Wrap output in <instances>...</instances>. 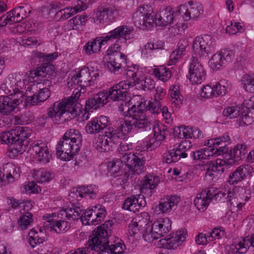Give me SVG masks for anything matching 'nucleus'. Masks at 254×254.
Instances as JSON below:
<instances>
[{
	"mask_svg": "<svg viewBox=\"0 0 254 254\" xmlns=\"http://www.w3.org/2000/svg\"><path fill=\"white\" fill-rule=\"evenodd\" d=\"M54 177L53 173L45 170H39L34 172L33 177L38 183H44L51 181Z\"/></svg>",
	"mask_w": 254,
	"mask_h": 254,
	"instance_id": "43",
	"label": "nucleus"
},
{
	"mask_svg": "<svg viewBox=\"0 0 254 254\" xmlns=\"http://www.w3.org/2000/svg\"><path fill=\"white\" fill-rule=\"evenodd\" d=\"M159 183L158 177L147 175L142 179L140 189L142 193L151 196L153 193V190L156 188Z\"/></svg>",
	"mask_w": 254,
	"mask_h": 254,
	"instance_id": "27",
	"label": "nucleus"
},
{
	"mask_svg": "<svg viewBox=\"0 0 254 254\" xmlns=\"http://www.w3.org/2000/svg\"><path fill=\"white\" fill-rule=\"evenodd\" d=\"M215 41L209 35L195 38L193 42L192 51L195 57H206L214 49Z\"/></svg>",
	"mask_w": 254,
	"mask_h": 254,
	"instance_id": "8",
	"label": "nucleus"
},
{
	"mask_svg": "<svg viewBox=\"0 0 254 254\" xmlns=\"http://www.w3.org/2000/svg\"><path fill=\"white\" fill-rule=\"evenodd\" d=\"M211 190H202L196 195L194 199V204L196 208L200 211L203 212L208 207L211 201Z\"/></svg>",
	"mask_w": 254,
	"mask_h": 254,
	"instance_id": "30",
	"label": "nucleus"
},
{
	"mask_svg": "<svg viewBox=\"0 0 254 254\" xmlns=\"http://www.w3.org/2000/svg\"><path fill=\"white\" fill-rule=\"evenodd\" d=\"M140 75L136 65L132 69L129 68L127 69L126 78L131 84V87L138 85V87L144 91H151L155 88V83L153 79L150 77L141 79Z\"/></svg>",
	"mask_w": 254,
	"mask_h": 254,
	"instance_id": "7",
	"label": "nucleus"
},
{
	"mask_svg": "<svg viewBox=\"0 0 254 254\" xmlns=\"http://www.w3.org/2000/svg\"><path fill=\"white\" fill-rule=\"evenodd\" d=\"M122 160L132 173L139 174L144 169V162L135 154L129 152L128 154L122 156Z\"/></svg>",
	"mask_w": 254,
	"mask_h": 254,
	"instance_id": "19",
	"label": "nucleus"
},
{
	"mask_svg": "<svg viewBox=\"0 0 254 254\" xmlns=\"http://www.w3.org/2000/svg\"><path fill=\"white\" fill-rule=\"evenodd\" d=\"M53 223H54L52 225L51 230L57 233H64L67 231L70 227V224L66 221L57 220Z\"/></svg>",
	"mask_w": 254,
	"mask_h": 254,
	"instance_id": "45",
	"label": "nucleus"
},
{
	"mask_svg": "<svg viewBox=\"0 0 254 254\" xmlns=\"http://www.w3.org/2000/svg\"><path fill=\"white\" fill-rule=\"evenodd\" d=\"M246 111H240L239 121L242 122L244 125H250L254 122V107L246 108Z\"/></svg>",
	"mask_w": 254,
	"mask_h": 254,
	"instance_id": "39",
	"label": "nucleus"
},
{
	"mask_svg": "<svg viewBox=\"0 0 254 254\" xmlns=\"http://www.w3.org/2000/svg\"><path fill=\"white\" fill-rule=\"evenodd\" d=\"M152 12V7L148 5L138 8L132 16L135 25L142 30L151 26L153 22Z\"/></svg>",
	"mask_w": 254,
	"mask_h": 254,
	"instance_id": "10",
	"label": "nucleus"
},
{
	"mask_svg": "<svg viewBox=\"0 0 254 254\" xmlns=\"http://www.w3.org/2000/svg\"><path fill=\"white\" fill-rule=\"evenodd\" d=\"M91 73L89 70L86 68H82L80 70L78 74L76 76H72L71 79L67 81V86L69 88H73L74 85L78 84L81 89H84L86 87L92 85L94 81L91 78Z\"/></svg>",
	"mask_w": 254,
	"mask_h": 254,
	"instance_id": "16",
	"label": "nucleus"
},
{
	"mask_svg": "<svg viewBox=\"0 0 254 254\" xmlns=\"http://www.w3.org/2000/svg\"><path fill=\"white\" fill-rule=\"evenodd\" d=\"M131 87L129 81H122L114 85L108 92V97L113 101L122 100L126 96L128 90Z\"/></svg>",
	"mask_w": 254,
	"mask_h": 254,
	"instance_id": "22",
	"label": "nucleus"
},
{
	"mask_svg": "<svg viewBox=\"0 0 254 254\" xmlns=\"http://www.w3.org/2000/svg\"><path fill=\"white\" fill-rule=\"evenodd\" d=\"M97 188L95 186H80L74 191L73 189V193H75L76 196L81 197H88L90 198H95L97 196Z\"/></svg>",
	"mask_w": 254,
	"mask_h": 254,
	"instance_id": "36",
	"label": "nucleus"
},
{
	"mask_svg": "<svg viewBox=\"0 0 254 254\" xmlns=\"http://www.w3.org/2000/svg\"><path fill=\"white\" fill-rule=\"evenodd\" d=\"M189 7L186 5H181L178 7L179 13H183L184 20L188 21L190 19H195L203 12L202 7L200 5L193 4L191 1L189 2Z\"/></svg>",
	"mask_w": 254,
	"mask_h": 254,
	"instance_id": "25",
	"label": "nucleus"
},
{
	"mask_svg": "<svg viewBox=\"0 0 254 254\" xmlns=\"http://www.w3.org/2000/svg\"><path fill=\"white\" fill-rule=\"evenodd\" d=\"M108 92L107 91H103L99 92L93 97L86 100L85 109L86 110L97 109L98 108L103 107L108 103Z\"/></svg>",
	"mask_w": 254,
	"mask_h": 254,
	"instance_id": "26",
	"label": "nucleus"
},
{
	"mask_svg": "<svg viewBox=\"0 0 254 254\" xmlns=\"http://www.w3.org/2000/svg\"><path fill=\"white\" fill-rule=\"evenodd\" d=\"M231 150L235 162L245 158L248 152L247 146L244 144H238Z\"/></svg>",
	"mask_w": 254,
	"mask_h": 254,
	"instance_id": "41",
	"label": "nucleus"
},
{
	"mask_svg": "<svg viewBox=\"0 0 254 254\" xmlns=\"http://www.w3.org/2000/svg\"><path fill=\"white\" fill-rule=\"evenodd\" d=\"M223 115L229 119L238 118L240 115V108L237 107H228L223 110Z\"/></svg>",
	"mask_w": 254,
	"mask_h": 254,
	"instance_id": "54",
	"label": "nucleus"
},
{
	"mask_svg": "<svg viewBox=\"0 0 254 254\" xmlns=\"http://www.w3.org/2000/svg\"><path fill=\"white\" fill-rule=\"evenodd\" d=\"M225 234V231L222 228H215L210 232L207 233L209 241H213L216 239H219Z\"/></svg>",
	"mask_w": 254,
	"mask_h": 254,
	"instance_id": "55",
	"label": "nucleus"
},
{
	"mask_svg": "<svg viewBox=\"0 0 254 254\" xmlns=\"http://www.w3.org/2000/svg\"><path fill=\"white\" fill-rule=\"evenodd\" d=\"M110 247L112 249L113 254H122L124 253L126 246L124 244L121 243V240L118 238H115L114 236H110Z\"/></svg>",
	"mask_w": 254,
	"mask_h": 254,
	"instance_id": "40",
	"label": "nucleus"
},
{
	"mask_svg": "<svg viewBox=\"0 0 254 254\" xmlns=\"http://www.w3.org/2000/svg\"><path fill=\"white\" fill-rule=\"evenodd\" d=\"M159 245L161 247L167 249H175L176 248V243L173 242L172 237L161 239L159 241Z\"/></svg>",
	"mask_w": 254,
	"mask_h": 254,
	"instance_id": "62",
	"label": "nucleus"
},
{
	"mask_svg": "<svg viewBox=\"0 0 254 254\" xmlns=\"http://www.w3.org/2000/svg\"><path fill=\"white\" fill-rule=\"evenodd\" d=\"M225 143L223 145H220L218 149H216L217 156L222 155L223 159L222 160L226 162V165H231L235 163L232 156V151L231 150H229Z\"/></svg>",
	"mask_w": 254,
	"mask_h": 254,
	"instance_id": "37",
	"label": "nucleus"
},
{
	"mask_svg": "<svg viewBox=\"0 0 254 254\" xmlns=\"http://www.w3.org/2000/svg\"><path fill=\"white\" fill-rule=\"evenodd\" d=\"M179 200L180 198L178 196L168 195L160 200L156 208H158L163 213H169L172 210L176 209Z\"/></svg>",
	"mask_w": 254,
	"mask_h": 254,
	"instance_id": "29",
	"label": "nucleus"
},
{
	"mask_svg": "<svg viewBox=\"0 0 254 254\" xmlns=\"http://www.w3.org/2000/svg\"><path fill=\"white\" fill-rule=\"evenodd\" d=\"M111 50H108L107 53L108 55H110L109 61L105 62L104 64L105 66L107 67L110 71L115 74H119L122 70V69L126 71L124 74L126 75L127 69L129 68L132 69L134 67H128L125 69L127 64V58L126 56L118 51H115L110 53Z\"/></svg>",
	"mask_w": 254,
	"mask_h": 254,
	"instance_id": "9",
	"label": "nucleus"
},
{
	"mask_svg": "<svg viewBox=\"0 0 254 254\" xmlns=\"http://www.w3.org/2000/svg\"><path fill=\"white\" fill-rule=\"evenodd\" d=\"M55 67L53 65H47L38 67L36 70H31L30 72V77L34 79L37 77V79L44 81L45 83H48V86L51 84V79L52 77L56 76Z\"/></svg>",
	"mask_w": 254,
	"mask_h": 254,
	"instance_id": "15",
	"label": "nucleus"
},
{
	"mask_svg": "<svg viewBox=\"0 0 254 254\" xmlns=\"http://www.w3.org/2000/svg\"><path fill=\"white\" fill-rule=\"evenodd\" d=\"M38 160L44 163H48L51 158V155L49 154V150L47 147H45L37 156Z\"/></svg>",
	"mask_w": 254,
	"mask_h": 254,
	"instance_id": "63",
	"label": "nucleus"
},
{
	"mask_svg": "<svg viewBox=\"0 0 254 254\" xmlns=\"http://www.w3.org/2000/svg\"><path fill=\"white\" fill-rule=\"evenodd\" d=\"M31 132L29 127L19 126L8 131L1 133V141L10 145L8 155L10 157H17L25 151L29 143L28 138Z\"/></svg>",
	"mask_w": 254,
	"mask_h": 254,
	"instance_id": "2",
	"label": "nucleus"
},
{
	"mask_svg": "<svg viewBox=\"0 0 254 254\" xmlns=\"http://www.w3.org/2000/svg\"><path fill=\"white\" fill-rule=\"evenodd\" d=\"M61 215L62 218L65 217L67 219L73 220H77L80 218L83 220V217L90 218L91 216H96V219L99 220H103L106 215V211L104 207L101 205L98 204L92 206L91 208L86 211L80 208L79 204H71V207H67L63 209L58 214Z\"/></svg>",
	"mask_w": 254,
	"mask_h": 254,
	"instance_id": "4",
	"label": "nucleus"
},
{
	"mask_svg": "<svg viewBox=\"0 0 254 254\" xmlns=\"http://www.w3.org/2000/svg\"><path fill=\"white\" fill-rule=\"evenodd\" d=\"M106 43L104 41L103 36L98 37L91 42H88L83 47V48L88 55H91L100 51L102 45Z\"/></svg>",
	"mask_w": 254,
	"mask_h": 254,
	"instance_id": "34",
	"label": "nucleus"
},
{
	"mask_svg": "<svg viewBox=\"0 0 254 254\" xmlns=\"http://www.w3.org/2000/svg\"><path fill=\"white\" fill-rule=\"evenodd\" d=\"M164 47V43L162 41H157L156 42L148 43L145 45L142 49V55H146L147 50L162 49Z\"/></svg>",
	"mask_w": 254,
	"mask_h": 254,
	"instance_id": "51",
	"label": "nucleus"
},
{
	"mask_svg": "<svg viewBox=\"0 0 254 254\" xmlns=\"http://www.w3.org/2000/svg\"><path fill=\"white\" fill-rule=\"evenodd\" d=\"M189 80L193 84H200L206 77V71L197 58L193 56L190 63L189 70Z\"/></svg>",
	"mask_w": 254,
	"mask_h": 254,
	"instance_id": "13",
	"label": "nucleus"
},
{
	"mask_svg": "<svg viewBox=\"0 0 254 254\" xmlns=\"http://www.w3.org/2000/svg\"><path fill=\"white\" fill-rule=\"evenodd\" d=\"M125 138L118 127L116 129L109 127L105 131V135H99L95 138L94 146L100 152L109 151L111 145L110 143L117 144L121 139Z\"/></svg>",
	"mask_w": 254,
	"mask_h": 254,
	"instance_id": "6",
	"label": "nucleus"
},
{
	"mask_svg": "<svg viewBox=\"0 0 254 254\" xmlns=\"http://www.w3.org/2000/svg\"><path fill=\"white\" fill-rule=\"evenodd\" d=\"M229 140V136L228 134H224L222 136L207 140V143H205V145H208V147L201 149L202 153L204 154V159H206L210 156L217 155L216 149H218L220 145H223Z\"/></svg>",
	"mask_w": 254,
	"mask_h": 254,
	"instance_id": "20",
	"label": "nucleus"
},
{
	"mask_svg": "<svg viewBox=\"0 0 254 254\" xmlns=\"http://www.w3.org/2000/svg\"><path fill=\"white\" fill-rule=\"evenodd\" d=\"M251 246V240L248 237L243 239L242 241L239 242L235 247L236 253L245 254L247 252L248 248Z\"/></svg>",
	"mask_w": 254,
	"mask_h": 254,
	"instance_id": "52",
	"label": "nucleus"
},
{
	"mask_svg": "<svg viewBox=\"0 0 254 254\" xmlns=\"http://www.w3.org/2000/svg\"><path fill=\"white\" fill-rule=\"evenodd\" d=\"M131 147L132 145L130 143L124 141L120 143V146L118 147V150L120 154L123 156L129 154V152H128V151L132 148Z\"/></svg>",
	"mask_w": 254,
	"mask_h": 254,
	"instance_id": "64",
	"label": "nucleus"
},
{
	"mask_svg": "<svg viewBox=\"0 0 254 254\" xmlns=\"http://www.w3.org/2000/svg\"><path fill=\"white\" fill-rule=\"evenodd\" d=\"M19 177V169L11 163L5 164L2 169L0 170V181L4 185L13 183Z\"/></svg>",
	"mask_w": 254,
	"mask_h": 254,
	"instance_id": "17",
	"label": "nucleus"
},
{
	"mask_svg": "<svg viewBox=\"0 0 254 254\" xmlns=\"http://www.w3.org/2000/svg\"><path fill=\"white\" fill-rule=\"evenodd\" d=\"M139 196L135 195H131L130 197L127 198L123 204V208L134 212L138 211L143 205L142 202H145L144 200H141L139 201Z\"/></svg>",
	"mask_w": 254,
	"mask_h": 254,
	"instance_id": "35",
	"label": "nucleus"
},
{
	"mask_svg": "<svg viewBox=\"0 0 254 254\" xmlns=\"http://www.w3.org/2000/svg\"><path fill=\"white\" fill-rule=\"evenodd\" d=\"M82 136L78 130L70 129L66 131L60 139L56 148V154L64 161H69L79 151Z\"/></svg>",
	"mask_w": 254,
	"mask_h": 254,
	"instance_id": "3",
	"label": "nucleus"
},
{
	"mask_svg": "<svg viewBox=\"0 0 254 254\" xmlns=\"http://www.w3.org/2000/svg\"><path fill=\"white\" fill-rule=\"evenodd\" d=\"M227 167L226 165V162L222 161V159H217L214 161H209L208 162V167L206 169V175L209 176H212L214 174L211 172L217 173L218 174H221L224 173L225 168Z\"/></svg>",
	"mask_w": 254,
	"mask_h": 254,
	"instance_id": "33",
	"label": "nucleus"
},
{
	"mask_svg": "<svg viewBox=\"0 0 254 254\" xmlns=\"http://www.w3.org/2000/svg\"><path fill=\"white\" fill-rule=\"evenodd\" d=\"M162 237L159 221L151 223L147 228L146 232L143 233L144 240L148 242H151L154 240L158 239Z\"/></svg>",
	"mask_w": 254,
	"mask_h": 254,
	"instance_id": "31",
	"label": "nucleus"
},
{
	"mask_svg": "<svg viewBox=\"0 0 254 254\" xmlns=\"http://www.w3.org/2000/svg\"><path fill=\"white\" fill-rule=\"evenodd\" d=\"M178 11V8L174 10L171 6H168L161 9L156 15V24L161 26L171 24L176 16L180 14Z\"/></svg>",
	"mask_w": 254,
	"mask_h": 254,
	"instance_id": "18",
	"label": "nucleus"
},
{
	"mask_svg": "<svg viewBox=\"0 0 254 254\" xmlns=\"http://www.w3.org/2000/svg\"><path fill=\"white\" fill-rule=\"evenodd\" d=\"M147 108L145 99L140 95H135L128 102H125V104L123 103L120 109L123 112V115H130L146 111Z\"/></svg>",
	"mask_w": 254,
	"mask_h": 254,
	"instance_id": "12",
	"label": "nucleus"
},
{
	"mask_svg": "<svg viewBox=\"0 0 254 254\" xmlns=\"http://www.w3.org/2000/svg\"><path fill=\"white\" fill-rule=\"evenodd\" d=\"M77 96H70L56 101L52 107H50L47 115H42L37 120L39 126H44L48 117L51 118L58 124H63L69 121L79 114L80 107L77 104Z\"/></svg>",
	"mask_w": 254,
	"mask_h": 254,
	"instance_id": "1",
	"label": "nucleus"
},
{
	"mask_svg": "<svg viewBox=\"0 0 254 254\" xmlns=\"http://www.w3.org/2000/svg\"><path fill=\"white\" fill-rule=\"evenodd\" d=\"M189 46V41L186 39H181L178 43L177 48L171 55V57L176 60L184 54L186 49Z\"/></svg>",
	"mask_w": 254,
	"mask_h": 254,
	"instance_id": "42",
	"label": "nucleus"
},
{
	"mask_svg": "<svg viewBox=\"0 0 254 254\" xmlns=\"http://www.w3.org/2000/svg\"><path fill=\"white\" fill-rule=\"evenodd\" d=\"M131 31L130 28L127 27V26H120L110 31L105 36H103L104 39L107 43L108 41H113L115 39L120 38H123L126 39H128L129 38V35Z\"/></svg>",
	"mask_w": 254,
	"mask_h": 254,
	"instance_id": "28",
	"label": "nucleus"
},
{
	"mask_svg": "<svg viewBox=\"0 0 254 254\" xmlns=\"http://www.w3.org/2000/svg\"><path fill=\"white\" fill-rule=\"evenodd\" d=\"M159 221L161 236H163L171 229V222L168 218H163Z\"/></svg>",
	"mask_w": 254,
	"mask_h": 254,
	"instance_id": "57",
	"label": "nucleus"
},
{
	"mask_svg": "<svg viewBox=\"0 0 254 254\" xmlns=\"http://www.w3.org/2000/svg\"><path fill=\"white\" fill-rule=\"evenodd\" d=\"M213 191H214L213 190ZM211 195L210 196L211 201L214 199L217 202H225L226 199L229 200L230 196L221 191H219L216 193H214L213 191H211Z\"/></svg>",
	"mask_w": 254,
	"mask_h": 254,
	"instance_id": "58",
	"label": "nucleus"
},
{
	"mask_svg": "<svg viewBox=\"0 0 254 254\" xmlns=\"http://www.w3.org/2000/svg\"><path fill=\"white\" fill-rule=\"evenodd\" d=\"M153 73L156 77L163 81L169 80L171 76L170 70L164 65L154 68Z\"/></svg>",
	"mask_w": 254,
	"mask_h": 254,
	"instance_id": "44",
	"label": "nucleus"
},
{
	"mask_svg": "<svg viewBox=\"0 0 254 254\" xmlns=\"http://www.w3.org/2000/svg\"><path fill=\"white\" fill-rule=\"evenodd\" d=\"M109 123V118L106 116L94 118L87 123L85 131L90 134L98 133L108 126Z\"/></svg>",
	"mask_w": 254,
	"mask_h": 254,
	"instance_id": "24",
	"label": "nucleus"
},
{
	"mask_svg": "<svg viewBox=\"0 0 254 254\" xmlns=\"http://www.w3.org/2000/svg\"><path fill=\"white\" fill-rule=\"evenodd\" d=\"M32 214L28 212L25 213L21 216L18 222L19 228L22 230L27 229L28 226L32 222Z\"/></svg>",
	"mask_w": 254,
	"mask_h": 254,
	"instance_id": "49",
	"label": "nucleus"
},
{
	"mask_svg": "<svg viewBox=\"0 0 254 254\" xmlns=\"http://www.w3.org/2000/svg\"><path fill=\"white\" fill-rule=\"evenodd\" d=\"M200 95L201 97L206 98L215 96L213 85L212 86L209 85L204 86L201 89Z\"/></svg>",
	"mask_w": 254,
	"mask_h": 254,
	"instance_id": "60",
	"label": "nucleus"
},
{
	"mask_svg": "<svg viewBox=\"0 0 254 254\" xmlns=\"http://www.w3.org/2000/svg\"><path fill=\"white\" fill-rule=\"evenodd\" d=\"M11 13V12L9 11L0 17V27H4L7 24L11 25L15 23L13 21V18Z\"/></svg>",
	"mask_w": 254,
	"mask_h": 254,
	"instance_id": "61",
	"label": "nucleus"
},
{
	"mask_svg": "<svg viewBox=\"0 0 254 254\" xmlns=\"http://www.w3.org/2000/svg\"><path fill=\"white\" fill-rule=\"evenodd\" d=\"M117 14V10L114 6L99 5L95 11L94 21L103 24L114 19Z\"/></svg>",
	"mask_w": 254,
	"mask_h": 254,
	"instance_id": "14",
	"label": "nucleus"
},
{
	"mask_svg": "<svg viewBox=\"0 0 254 254\" xmlns=\"http://www.w3.org/2000/svg\"><path fill=\"white\" fill-rule=\"evenodd\" d=\"M30 23L28 22L26 24H12L9 27L10 30L14 34L22 33L24 32L25 28L27 27L30 28L31 27L29 26Z\"/></svg>",
	"mask_w": 254,
	"mask_h": 254,
	"instance_id": "59",
	"label": "nucleus"
},
{
	"mask_svg": "<svg viewBox=\"0 0 254 254\" xmlns=\"http://www.w3.org/2000/svg\"><path fill=\"white\" fill-rule=\"evenodd\" d=\"M77 4L74 3V7L70 8V10L68 11L69 8L62 9L58 11L57 12L56 15L58 17H60L61 19L63 20L66 19L70 17L74 13H76L77 11H81V10H77L76 8V5Z\"/></svg>",
	"mask_w": 254,
	"mask_h": 254,
	"instance_id": "50",
	"label": "nucleus"
},
{
	"mask_svg": "<svg viewBox=\"0 0 254 254\" xmlns=\"http://www.w3.org/2000/svg\"><path fill=\"white\" fill-rule=\"evenodd\" d=\"M160 99L155 100L153 98V101L150 102L147 105V111H150L152 114H158L161 112Z\"/></svg>",
	"mask_w": 254,
	"mask_h": 254,
	"instance_id": "56",
	"label": "nucleus"
},
{
	"mask_svg": "<svg viewBox=\"0 0 254 254\" xmlns=\"http://www.w3.org/2000/svg\"><path fill=\"white\" fill-rule=\"evenodd\" d=\"M226 85H227V83L225 80H221L213 84L215 97L225 95L227 91V87Z\"/></svg>",
	"mask_w": 254,
	"mask_h": 254,
	"instance_id": "53",
	"label": "nucleus"
},
{
	"mask_svg": "<svg viewBox=\"0 0 254 254\" xmlns=\"http://www.w3.org/2000/svg\"><path fill=\"white\" fill-rule=\"evenodd\" d=\"M253 172V168L249 164L241 165L235 171L230 174L227 182L235 185L241 182Z\"/></svg>",
	"mask_w": 254,
	"mask_h": 254,
	"instance_id": "23",
	"label": "nucleus"
},
{
	"mask_svg": "<svg viewBox=\"0 0 254 254\" xmlns=\"http://www.w3.org/2000/svg\"><path fill=\"white\" fill-rule=\"evenodd\" d=\"M28 5L25 4L24 6L15 7L11 11V15L13 18V21L15 23L20 22L23 19L26 18L31 13L32 10Z\"/></svg>",
	"mask_w": 254,
	"mask_h": 254,
	"instance_id": "32",
	"label": "nucleus"
},
{
	"mask_svg": "<svg viewBox=\"0 0 254 254\" xmlns=\"http://www.w3.org/2000/svg\"><path fill=\"white\" fill-rule=\"evenodd\" d=\"M242 84L244 89L247 92H253L254 83V76L249 74L244 75L241 79Z\"/></svg>",
	"mask_w": 254,
	"mask_h": 254,
	"instance_id": "48",
	"label": "nucleus"
},
{
	"mask_svg": "<svg viewBox=\"0 0 254 254\" xmlns=\"http://www.w3.org/2000/svg\"><path fill=\"white\" fill-rule=\"evenodd\" d=\"M28 236L29 244L32 248H35L37 245L42 244L44 241V239L33 229L29 232Z\"/></svg>",
	"mask_w": 254,
	"mask_h": 254,
	"instance_id": "46",
	"label": "nucleus"
},
{
	"mask_svg": "<svg viewBox=\"0 0 254 254\" xmlns=\"http://www.w3.org/2000/svg\"><path fill=\"white\" fill-rule=\"evenodd\" d=\"M123 165V161L122 160V156L120 159L114 160L108 163V172L111 176L117 177L122 174L121 167Z\"/></svg>",
	"mask_w": 254,
	"mask_h": 254,
	"instance_id": "38",
	"label": "nucleus"
},
{
	"mask_svg": "<svg viewBox=\"0 0 254 254\" xmlns=\"http://www.w3.org/2000/svg\"><path fill=\"white\" fill-rule=\"evenodd\" d=\"M20 98H11L8 96L0 97V114L8 115L14 111L15 108L21 103L24 98L22 93H20Z\"/></svg>",
	"mask_w": 254,
	"mask_h": 254,
	"instance_id": "21",
	"label": "nucleus"
},
{
	"mask_svg": "<svg viewBox=\"0 0 254 254\" xmlns=\"http://www.w3.org/2000/svg\"><path fill=\"white\" fill-rule=\"evenodd\" d=\"M123 115L127 117V119L121 121L118 127L124 138L131 131L133 127L140 129L147 127L151 124L143 112Z\"/></svg>",
	"mask_w": 254,
	"mask_h": 254,
	"instance_id": "5",
	"label": "nucleus"
},
{
	"mask_svg": "<svg viewBox=\"0 0 254 254\" xmlns=\"http://www.w3.org/2000/svg\"><path fill=\"white\" fill-rule=\"evenodd\" d=\"M209 64L213 70L219 69L222 66L225 64L220 53L215 54L213 55L211 59L209 60Z\"/></svg>",
	"mask_w": 254,
	"mask_h": 254,
	"instance_id": "47",
	"label": "nucleus"
},
{
	"mask_svg": "<svg viewBox=\"0 0 254 254\" xmlns=\"http://www.w3.org/2000/svg\"><path fill=\"white\" fill-rule=\"evenodd\" d=\"M149 219L150 216L147 212H143L137 214L128 226L129 235L135 237L136 235L141 234L143 236V233L146 232L147 228L151 223Z\"/></svg>",
	"mask_w": 254,
	"mask_h": 254,
	"instance_id": "11",
	"label": "nucleus"
}]
</instances>
